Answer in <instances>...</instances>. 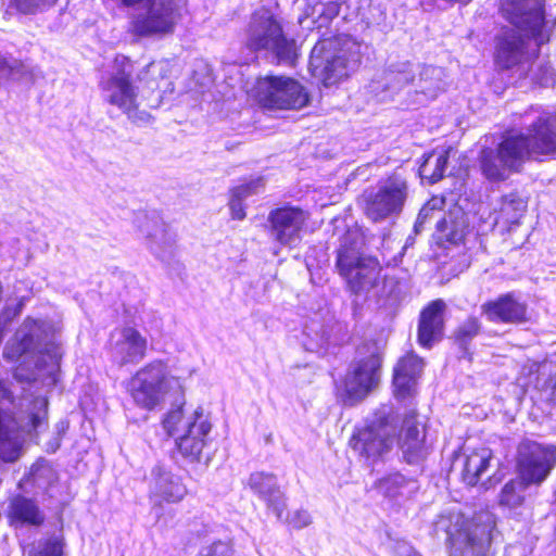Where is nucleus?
I'll list each match as a JSON object with an SVG mask.
<instances>
[{
    "instance_id": "1",
    "label": "nucleus",
    "mask_w": 556,
    "mask_h": 556,
    "mask_svg": "<svg viewBox=\"0 0 556 556\" xmlns=\"http://www.w3.org/2000/svg\"><path fill=\"white\" fill-rule=\"evenodd\" d=\"M501 11L514 27H504L495 37L494 63L509 70L526 58L527 40L536 46L548 41L543 0H501Z\"/></svg>"
},
{
    "instance_id": "2",
    "label": "nucleus",
    "mask_w": 556,
    "mask_h": 556,
    "mask_svg": "<svg viewBox=\"0 0 556 556\" xmlns=\"http://www.w3.org/2000/svg\"><path fill=\"white\" fill-rule=\"evenodd\" d=\"M4 356L12 361H26L31 357L35 362V370L24 374L23 367H17L15 378L20 381L41 383L51 388L58 382L62 351L52 334L48 333L41 324L27 319L16 331L11 345L5 348Z\"/></svg>"
},
{
    "instance_id": "3",
    "label": "nucleus",
    "mask_w": 556,
    "mask_h": 556,
    "mask_svg": "<svg viewBox=\"0 0 556 556\" xmlns=\"http://www.w3.org/2000/svg\"><path fill=\"white\" fill-rule=\"evenodd\" d=\"M496 518L489 510H480L471 518L447 509L433 521V533L444 538L452 556H489L494 539Z\"/></svg>"
},
{
    "instance_id": "4",
    "label": "nucleus",
    "mask_w": 556,
    "mask_h": 556,
    "mask_svg": "<svg viewBox=\"0 0 556 556\" xmlns=\"http://www.w3.org/2000/svg\"><path fill=\"white\" fill-rule=\"evenodd\" d=\"M135 72L132 61L125 55H116L115 59L101 72L99 87L103 101L126 114L128 118L139 126L151 121L146 108H155V103H143L139 97L137 87L132 84Z\"/></svg>"
},
{
    "instance_id": "5",
    "label": "nucleus",
    "mask_w": 556,
    "mask_h": 556,
    "mask_svg": "<svg viewBox=\"0 0 556 556\" xmlns=\"http://www.w3.org/2000/svg\"><path fill=\"white\" fill-rule=\"evenodd\" d=\"M361 62V45L349 36L318 41L311 52L312 75L325 86H332L349 77Z\"/></svg>"
},
{
    "instance_id": "6",
    "label": "nucleus",
    "mask_w": 556,
    "mask_h": 556,
    "mask_svg": "<svg viewBox=\"0 0 556 556\" xmlns=\"http://www.w3.org/2000/svg\"><path fill=\"white\" fill-rule=\"evenodd\" d=\"M244 46L251 52H264L279 63L292 64L296 59L294 39L286 36L280 20L267 8H261L251 15Z\"/></svg>"
},
{
    "instance_id": "7",
    "label": "nucleus",
    "mask_w": 556,
    "mask_h": 556,
    "mask_svg": "<svg viewBox=\"0 0 556 556\" xmlns=\"http://www.w3.org/2000/svg\"><path fill=\"white\" fill-rule=\"evenodd\" d=\"M336 267L354 293L368 292L381 280L382 267L376 257L361 252L356 231H346L337 251Z\"/></svg>"
},
{
    "instance_id": "8",
    "label": "nucleus",
    "mask_w": 556,
    "mask_h": 556,
    "mask_svg": "<svg viewBox=\"0 0 556 556\" xmlns=\"http://www.w3.org/2000/svg\"><path fill=\"white\" fill-rule=\"evenodd\" d=\"M128 8L141 9L130 20V31L150 37L173 33L186 11V0H119Z\"/></svg>"
},
{
    "instance_id": "9",
    "label": "nucleus",
    "mask_w": 556,
    "mask_h": 556,
    "mask_svg": "<svg viewBox=\"0 0 556 556\" xmlns=\"http://www.w3.org/2000/svg\"><path fill=\"white\" fill-rule=\"evenodd\" d=\"M163 427L169 435L176 434L182 428L185 433L177 440L180 454L190 462H200L212 431L210 416L202 407H197L186 420L181 407L170 409L163 419Z\"/></svg>"
},
{
    "instance_id": "10",
    "label": "nucleus",
    "mask_w": 556,
    "mask_h": 556,
    "mask_svg": "<svg viewBox=\"0 0 556 556\" xmlns=\"http://www.w3.org/2000/svg\"><path fill=\"white\" fill-rule=\"evenodd\" d=\"M173 384L180 387L179 379L170 376L162 361H152L129 379L127 390L134 403L146 410H153L165 402Z\"/></svg>"
},
{
    "instance_id": "11",
    "label": "nucleus",
    "mask_w": 556,
    "mask_h": 556,
    "mask_svg": "<svg viewBox=\"0 0 556 556\" xmlns=\"http://www.w3.org/2000/svg\"><path fill=\"white\" fill-rule=\"evenodd\" d=\"M250 92L261 106L269 110H300L309 100L299 81L285 76L260 77Z\"/></svg>"
},
{
    "instance_id": "12",
    "label": "nucleus",
    "mask_w": 556,
    "mask_h": 556,
    "mask_svg": "<svg viewBox=\"0 0 556 556\" xmlns=\"http://www.w3.org/2000/svg\"><path fill=\"white\" fill-rule=\"evenodd\" d=\"M397 437V424L393 417H380L369 426L359 429L351 439L352 450L366 460L382 457L389 453Z\"/></svg>"
},
{
    "instance_id": "13",
    "label": "nucleus",
    "mask_w": 556,
    "mask_h": 556,
    "mask_svg": "<svg viewBox=\"0 0 556 556\" xmlns=\"http://www.w3.org/2000/svg\"><path fill=\"white\" fill-rule=\"evenodd\" d=\"M408 187L405 179L393 175L384 180L377 191L363 195L364 211L372 222H380L402 212L407 199Z\"/></svg>"
},
{
    "instance_id": "14",
    "label": "nucleus",
    "mask_w": 556,
    "mask_h": 556,
    "mask_svg": "<svg viewBox=\"0 0 556 556\" xmlns=\"http://www.w3.org/2000/svg\"><path fill=\"white\" fill-rule=\"evenodd\" d=\"M556 466V446L526 441L519 446L518 468L522 482L542 483Z\"/></svg>"
},
{
    "instance_id": "15",
    "label": "nucleus",
    "mask_w": 556,
    "mask_h": 556,
    "mask_svg": "<svg viewBox=\"0 0 556 556\" xmlns=\"http://www.w3.org/2000/svg\"><path fill=\"white\" fill-rule=\"evenodd\" d=\"M523 142L501 141L495 150H482L480 167L485 178L490 181H503L513 170H518L525 162V150L519 144Z\"/></svg>"
},
{
    "instance_id": "16",
    "label": "nucleus",
    "mask_w": 556,
    "mask_h": 556,
    "mask_svg": "<svg viewBox=\"0 0 556 556\" xmlns=\"http://www.w3.org/2000/svg\"><path fill=\"white\" fill-rule=\"evenodd\" d=\"M14 396L0 379V459L16 462L22 454L23 437L14 416Z\"/></svg>"
},
{
    "instance_id": "17",
    "label": "nucleus",
    "mask_w": 556,
    "mask_h": 556,
    "mask_svg": "<svg viewBox=\"0 0 556 556\" xmlns=\"http://www.w3.org/2000/svg\"><path fill=\"white\" fill-rule=\"evenodd\" d=\"M307 219V212L298 206L275 208L267 217L269 236L281 245L295 247Z\"/></svg>"
},
{
    "instance_id": "18",
    "label": "nucleus",
    "mask_w": 556,
    "mask_h": 556,
    "mask_svg": "<svg viewBox=\"0 0 556 556\" xmlns=\"http://www.w3.org/2000/svg\"><path fill=\"white\" fill-rule=\"evenodd\" d=\"M147 350V338L135 327L116 328L111 332L109 353L111 361L119 367L140 363Z\"/></svg>"
},
{
    "instance_id": "19",
    "label": "nucleus",
    "mask_w": 556,
    "mask_h": 556,
    "mask_svg": "<svg viewBox=\"0 0 556 556\" xmlns=\"http://www.w3.org/2000/svg\"><path fill=\"white\" fill-rule=\"evenodd\" d=\"M500 139H556V115H515Z\"/></svg>"
},
{
    "instance_id": "20",
    "label": "nucleus",
    "mask_w": 556,
    "mask_h": 556,
    "mask_svg": "<svg viewBox=\"0 0 556 556\" xmlns=\"http://www.w3.org/2000/svg\"><path fill=\"white\" fill-rule=\"evenodd\" d=\"M140 231L147 238L149 250L162 262L174 257L176 237L159 216L143 214L138 218Z\"/></svg>"
},
{
    "instance_id": "21",
    "label": "nucleus",
    "mask_w": 556,
    "mask_h": 556,
    "mask_svg": "<svg viewBox=\"0 0 556 556\" xmlns=\"http://www.w3.org/2000/svg\"><path fill=\"white\" fill-rule=\"evenodd\" d=\"M381 358L371 353L358 362L354 369L346 375L344 387L351 400L359 401L375 388L380 378Z\"/></svg>"
},
{
    "instance_id": "22",
    "label": "nucleus",
    "mask_w": 556,
    "mask_h": 556,
    "mask_svg": "<svg viewBox=\"0 0 556 556\" xmlns=\"http://www.w3.org/2000/svg\"><path fill=\"white\" fill-rule=\"evenodd\" d=\"M187 494V488L180 477L172 473L161 465L151 471L150 497L155 504L162 502L178 503Z\"/></svg>"
},
{
    "instance_id": "23",
    "label": "nucleus",
    "mask_w": 556,
    "mask_h": 556,
    "mask_svg": "<svg viewBox=\"0 0 556 556\" xmlns=\"http://www.w3.org/2000/svg\"><path fill=\"white\" fill-rule=\"evenodd\" d=\"M481 312L493 323L519 324L527 320V305L514 293L502 294L483 303Z\"/></svg>"
},
{
    "instance_id": "24",
    "label": "nucleus",
    "mask_w": 556,
    "mask_h": 556,
    "mask_svg": "<svg viewBox=\"0 0 556 556\" xmlns=\"http://www.w3.org/2000/svg\"><path fill=\"white\" fill-rule=\"evenodd\" d=\"M248 484L266 503L267 508L281 519L286 509V497L277 483V478L273 473L257 471L251 473Z\"/></svg>"
},
{
    "instance_id": "25",
    "label": "nucleus",
    "mask_w": 556,
    "mask_h": 556,
    "mask_svg": "<svg viewBox=\"0 0 556 556\" xmlns=\"http://www.w3.org/2000/svg\"><path fill=\"white\" fill-rule=\"evenodd\" d=\"M445 303L442 300L431 302L420 315L418 326V342L425 348L432 346L443 336V312Z\"/></svg>"
},
{
    "instance_id": "26",
    "label": "nucleus",
    "mask_w": 556,
    "mask_h": 556,
    "mask_svg": "<svg viewBox=\"0 0 556 556\" xmlns=\"http://www.w3.org/2000/svg\"><path fill=\"white\" fill-rule=\"evenodd\" d=\"M422 368V359L414 353L405 355L397 362L393 376L394 392L397 397L405 399L413 394Z\"/></svg>"
},
{
    "instance_id": "27",
    "label": "nucleus",
    "mask_w": 556,
    "mask_h": 556,
    "mask_svg": "<svg viewBox=\"0 0 556 556\" xmlns=\"http://www.w3.org/2000/svg\"><path fill=\"white\" fill-rule=\"evenodd\" d=\"M417 420L415 413L408 414L403 421V434L400 438V447L403 452L404 459L408 464H415L425 455L424 445V428Z\"/></svg>"
},
{
    "instance_id": "28",
    "label": "nucleus",
    "mask_w": 556,
    "mask_h": 556,
    "mask_svg": "<svg viewBox=\"0 0 556 556\" xmlns=\"http://www.w3.org/2000/svg\"><path fill=\"white\" fill-rule=\"evenodd\" d=\"M8 518L14 527L35 526L45 521V515L37 503L22 495L14 496L8 509Z\"/></svg>"
},
{
    "instance_id": "29",
    "label": "nucleus",
    "mask_w": 556,
    "mask_h": 556,
    "mask_svg": "<svg viewBox=\"0 0 556 556\" xmlns=\"http://www.w3.org/2000/svg\"><path fill=\"white\" fill-rule=\"evenodd\" d=\"M527 210V201L518 193L504 194L493 208L494 223L503 227L519 225Z\"/></svg>"
},
{
    "instance_id": "30",
    "label": "nucleus",
    "mask_w": 556,
    "mask_h": 556,
    "mask_svg": "<svg viewBox=\"0 0 556 556\" xmlns=\"http://www.w3.org/2000/svg\"><path fill=\"white\" fill-rule=\"evenodd\" d=\"M466 214L460 207H454L437 222V229L447 241L457 243L463 240L467 228Z\"/></svg>"
},
{
    "instance_id": "31",
    "label": "nucleus",
    "mask_w": 556,
    "mask_h": 556,
    "mask_svg": "<svg viewBox=\"0 0 556 556\" xmlns=\"http://www.w3.org/2000/svg\"><path fill=\"white\" fill-rule=\"evenodd\" d=\"M413 79L410 65L403 64L401 70H389L383 74L381 81H372L371 91L382 88L383 94H377L380 101L387 100L391 93L402 89Z\"/></svg>"
},
{
    "instance_id": "32",
    "label": "nucleus",
    "mask_w": 556,
    "mask_h": 556,
    "mask_svg": "<svg viewBox=\"0 0 556 556\" xmlns=\"http://www.w3.org/2000/svg\"><path fill=\"white\" fill-rule=\"evenodd\" d=\"M492 459V451L481 447L472 451L466 456L463 479L469 485H476L485 473Z\"/></svg>"
},
{
    "instance_id": "33",
    "label": "nucleus",
    "mask_w": 556,
    "mask_h": 556,
    "mask_svg": "<svg viewBox=\"0 0 556 556\" xmlns=\"http://www.w3.org/2000/svg\"><path fill=\"white\" fill-rule=\"evenodd\" d=\"M263 187V178H256L231 190L228 205L233 219L242 220L245 218V210L243 205L244 200L258 193Z\"/></svg>"
},
{
    "instance_id": "34",
    "label": "nucleus",
    "mask_w": 556,
    "mask_h": 556,
    "mask_svg": "<svg viewBox=\"0 0 556 556\" xmlns=\"http://www.w3.org/2000/svg\"><path fill=\"white\" fill-rule=\"evenodd\" d=\"M378 489L386 496L396 497L415 492L417 490V482L400 472H392L379 480Z\"/></svg>"
},
{
    "instance_id": "35",
    "label": "nucleus",
    "mask_w": 556,
    "mask_h": 556,
    "mask_svg": "<svg viewBox=\"0 0 556 556\" xmlns=\"http://www.w3.org/2000/svg\"><path fill=\"white\" fill-rule=\"evenodd\" d=\"M442 76L443 70L441 67L424 66L419 73L416 93L421 94L426 101L434 99L438 92L443 89Z\"/></svg>"
},
{
    "instance_id": "36",
    "label": "nucleus",
    "mask_w": 556,
    "mask_h": 556,
    "mask_svg": "<svg viewBox=\"0 0 556 556\" xmlns=\"http://www.w3.org/2000/svg\"><path fill=\"white\" fill-rule=\"evenodd\" d=\"M56 472L52 466L43 459L36 462L22 481L25 485L30 484L34 489L46 491L56 481Z\"/></svg>"
},
{
    "instance_id": "37",
    "label": "nucleus",
    "mask_w": 556,
    "mask_h": 556,
    "mask_svg": "<svg viewBox=\"0 0 556 556\" xmlns=\"http://www.w3.org/2000/svg\"><path fill=\"white\" fill-rule=\"evenodd\" d=\"M344 2L345 0H314L312 4L307 5L305 14L313 22L323 26L339 14L340 7Z\"/></svg>"
},
{
    "instance_id": "38",
    "label": "nucleus",
    "mask_w": 556,
    "mask_h": 556,
    "mask_svg": "<svg viewBox=\"0 0 556 556\" xmlns=\"http://www.w3.org/2000/svg\"><path fill=\"white\" fill-rule=\"evenodd\" d=\"M168 76V63L166 61H154L149 63L137 74V79L144 83L147 87L154 91L161 87V83Z\"/></svg>"
},
{
    "instance_id": "39",
    "label": "nucleus",
    "mask_w": 556,
    "mask_h": 556,
    "mask_svg": "<svg viewBox=\"0 0 556 556\" xmlns=\"http://www.w3.org/2000/svg\"><path fill=\"white\" fill-rule=\"evenodd\" d=\"M64 545L62 535L53 534L33 544L28 556H63Z\"/></svg>"
},
{
    "instance_id": "40",
    "label": "nucleus",
    "mask_w": 556,
    "mask_h": 556,
    "mask_svg": "<svg viewBox=\"0 0 556 556\" xmlns=\"http://www.w3.org/2000/svg\"><path fill=\"white\" fill-rule=\"evenodd\" d=\"M519 144L525 150V161L527 159L543 161L545 157L556 155V141H525Z\"/></svg>"
},
{
    "instance_id": "41",
    "label": "nucleus",
    "mask_w": 556,
    "mask_h": 556,
    "mask_svg": "<svg viewBox=\"0 0 556 556\" xmlns=\"http://www.w3.org/2000/svg\"><path fill=\"white\" fill-rule=\"evenodd\" d=\"M481 323L478 317L470 316L464 320L455 330V342L466 349V346L475 339L481 330Z\"/></svg>"
},
{
    "instance_id": "42",
    "label": "nucleus",
    "mask_w": 556,
    "mask_h": 556,
    "mask_svg": "<svg viewBox=\"0 0 556 556\" xmlns=\"http://www.w3.org/2000/svg\"><path fill=\"white\" fill-rule=\"evenodd\" d=\"M443 204L444 200L442 198H432L421 207L414 225L415 233H418L427 222L442 218L441 211Z\"/></svg>"
},
{
    "instance_id": "43",
    "label": "nucleus",
    "mask_w": 556,
    "mask_h": 556,
    "mask_svg": "<svg viewBox=\"0 0 556 556\" xmlns=\"http://www.w3.org/2000/svg\"><path fill=\"white\" fill-rule=\"evenodd\" d=\"M519 486H521L519 481L510 480L507 482L502 489L500 504L510 508L521 505L523 496L518 492Z\"/></svg>"
},
{
    "instance_id": "44",
    "label": "nucleus",
    "mask_w": 556,
    "mask_h": 556,
    "mask_svg": "<svg viewBox=\"0 0 556 556\" xmlns=\"http://www.w3.org/2000/svg\"><path fill=\"white\" fill-rule=\"evenodd\" d=\"M25 68V64L16 59L0 56V78L20 79Z\"/></svg>"
},
{
    "instance_id": "45",
    "label": "nucleus",
    "mask_w": 556,
    "mask_h": 556,
    "mask_svg": "<svg viewBox=\"0 0 556 556\" xmlns=\"http://www.w3.org/2000/svg\"><path fill=\"white\" fill-rule=\"evenodd\" d=\"M58 0H12L17 11L24 14H36L53 7Z\"/></svg>"
},
{
    "instance_id": "46",
    "label": "nucleus",
    "mask_w": 556,
    "mask_h": 556,
    "mask_svg": "<svg viewBox=\"0 0 556 556\" xmlns=\"http://www.w3.org/2000/svg\"><path fill=\"white\" fill-rule=\"evenodd\" d=\"M232 548L228 542L216 541L201 547L198 556H231Z\"/></svg>"
},
{
    "instance_id": "47",
    "label": "nucleus",
    "mask_w": 556,
    "mask_h": 556,
    "mask_svg": "<svg viewBox=\"0 0 556 556\" xmlns=\"http://www.w3.org/2000/svg\"><path fill=\"white\" fill-rule=\"evenodd\" d=\"M451 151H452V149L448 148V149L444 150L443 153H441L440 155L437 156L435 168L430 176L432 182H435L443 177Z\"/></svg>"
},
{
    "instance_id": "48",
    "label": "nucleus",
    "mask_w": 556,
    "mask_h": 556,
    "mask_svg": "<svg viewBox=\"0 0 556 556\" xmlns=\"http://www.w3.org/2000/svg\"><path fill=\"white\" fill-rule=\"evenodd\" d=\"M288 522L295 529H302L311 525L312 518L308 511L299 509L292 513Z\"/></svg>"
},
{
    "instance_id": "49",
    "label": "nucleus",
    "mask_w": 556,
    "mask_h": 556,
    "mask_svg": "<svg viewBox=\"0 0 556 556\" xmlns=\"http://www.w3.org/2000/svg\"><path fill=\"white\" fill-rule=\"evenodd\" d=\"M36 405H38V407L40 409L45 410L42 416L39 413L38 414H33V416H31L33 427L35 429H38L41 426V424L43 422V420H45L46 409H47V406H48V401L45 397H39V399L36 400Z\"/></svg>"
},
{
    "instance_id": "50",
    "label": "nucleus",
    "mask_w": 556,
    "mask_h": 556,
    "mask_svg": "<svg viewBox=\"0 0 556 556\" xmlns=\"http://www.w3.org/2000/svg\"><path fill=\"white\" fill-rule=\"evenodd\" d=\"M395 556H421L410 545L406 543L397 544L395 548Z\"/></svg>"
},
{
    "instance_id": "51",
    "label": "nucleus",
    "mask_w": 556,
    "mask_h": 556,
    "mask_svg": "<svg viewBox=\"0 0 556 556\" xmlns=\"http://www.w3.org/2000/svg\"><path fill=\"white\" fill-rule=\"evenodd\" d=\"M549 401L556 404V375L551 379Z\"/></svg>"
},
{
    "instance_id": "52",
    "label": "nucleus",
    "mask_w": 556,
    "mask_h": 556,
    "mask_svg": "<svg viewBox=\"0 0 556 556\" xmlns=\"http://www.w3.org/2000/svg\"><path fill=\"white\" fill-rule=\"evenodd\" d=\"M433 156H434V155H431V156L427 160L426 164L422 166V172H424V173L427 170V168H428V166H429L430 159H432Z\"/></svg>"
},
{
    "instance_id": "53",
    "label": "nucleus",
    "mask_w": 556,
    "mask_h": 556,
    "mask_svg": "<svg viewBox=\"0 0 556 556\" xmlns=\"http://www.w3.org/2000/svg\"><path fill=\"white\" fill-rule=\"evenodd\" d=\"M409 243H412V238L410 237L407 239V241H406L405 245L403 247V249H406Z\"/></svg>"
}]
</instances>
